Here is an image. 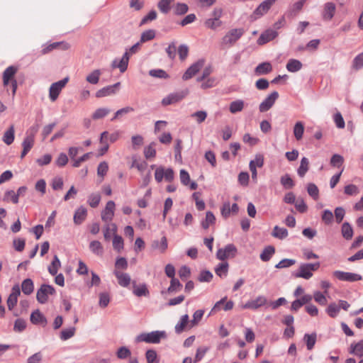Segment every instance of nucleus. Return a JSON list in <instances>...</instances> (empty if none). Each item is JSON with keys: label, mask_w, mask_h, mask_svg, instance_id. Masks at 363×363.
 <instances>
[{"label": "nucleus", "mask_w": 363, "mask_h": 363, "mask_svg": "<svg viewBox=\"0 0 363 363\" xmlns=\"http://www.w3.org/2000/svg\"><path fill=\"white\" fill-rule=\"evenodd\" d=\"M242 28H233L230 30L222 38L220 45L223 48H228L233 46L235 43L243 35Z\"/></svg>", "instance_id": "1"}, {"label": "nucleus", "mask_w": 363, "mask_h": 363, "mask_svg": "<svg viewBox=\"0 0 363 363\" xmlns=\"http://www.w3.org/2000/svg\"><path fill=\"white\" fill-rule=\"evenodd\" d=\"M223 14V10L220 8H215L211 16L204 21V26L206 28L211 30H216L223 25V22L220 21V18Z\"/></svg>", "instance_id": "2"}, {"label": "nucleus", "mask_w": 363, "mask_h": 363, "mask_svg": "<svg viewBox=\"0 0 363 363\" xmlns=\"http://www.w3.org/2000/svg\"><path fill=\"white\" fill-rule=\"evenodd\" d=\"M164 331H152L148 333H142L136 337L137 342H145L147 343L157 344L161 339L165 337Z\"/></svg>", "instance_id": "3"}, {"label": "nucleus", "mask_w": 363, "mask_h": 363, "mask_svg": "<svg viewBox=\"0 0 363 363\" xmlns=\"http://www.w3.org/2000/svg\"><path fill=\"white\" fill-rule=\"evenodd\" d=\"M55 292V289L52 286L43 284L37 291L36 299L40 303L44 304L48 302V296L53 295Z\"/></svg>", "instance_id": "4"}, {"label": "nucleus", "mask_w": 363, "mask_h": 363, "mask_svg": "<svg viewBox=\"0 0 363 363\" xmlns=\"http://www.w3.org/2000/svg\"><path fill=\"white\" fill-rule=\"evenodd\" d=\"M174 172L172 168L164 169L162 166L156 168L155 172V179L157 183H160L163 179L166 182H171L174 180Z\"/></svg>", "instance_id": "5"}, {"label": "nucleus", "mask_w": 363, "mask_h": 363, "mask_svg": "<svg viewBox=\"0 0 363 363\" xmlns=\"http://www.w3.org/2000/svg\"><path fill=\"white\" fill-rule=\"evenodd\" d=\"M69 81V77H66L64 79L52 83L49 89V97L52 101H56L60 94L62 89L66 86Z\"/></svg>", "instance_id": "6"}, {"label": "nucleus", "mask_w": 363, "mask_h": 363, "mask_svg": "<svg viewBox=\"0 0 363 363\" xmlns=\"http://www.w3.org/2000/svg\"><path fill=\"white\" fill-rule=\"evenodd\" d=\"M17 70L18 69L16 67L9 66L3 72V78L9 79L11 81L12 98L15 96L18 87L17 81L14 77Z\"/></svg>", "instance_id": "7"}, {"label": "nucleus", "mask_w": 363, "mask_h": 363, "mask_svg": "<svg viewBox=\"0 0 363 363\" xmlns=\"http://www.w3.org/2000/svg\"><path fill=\"white\" fill-rule=\"evenodd\" d=\"M237 253V248L233 244H228L223 248L218 250L216 257L219 260L225 261V259L234 257Z\"/></svg>", "instance_id": "8"}, {"label": "nucleus", "mask_w": 363, "mask_h": 363, "mask_svg": "<svg viewBox=\"0 0 363 363\" xmlns=\"http://www.w3.org/2000/svg\"><path fill=\"white\" fill-rule=\"evenodd\" d=\"M333 275L338 280L343 281L354 282L362 279V277L359 274L340 270L333 272Z\"/></svg>", "instance_id": "9"}, {"label": "nucleus", "mask_w": 363, "mask_h": 363, "mask_svg": "<svg viewBox=\"0 0 363 363\" xmlns=\"http://www.w3.org/2000/svg\"><path fill=\"white\" fill-rule=\"evenodd\" d=\"M277 0H265L262 1L253 11L252 18L257 19L266 14Z\"/></svg>", "instance_id": "10"}, {"label": "nucleus", "mask_w": 363, "mask_h": 363, "mask_svg": "<svg viewBox=\"0 0 363 363\" xmlns=\"http://www.w3.org/2000/svg\"><path fill=\"white\" fill-rule=\"evenodd\" d=\"M204 63L205 60L203 59H200L192 64L184 73L182 76L183 80H188L195 76L203 67Z\"/></svg>", "instance_id": "11"}, {"label": "nucleus", "mask_w": 363, "mask_h": 363, "mask_svg": "<svg viewBox=\"0 0 363 363\" xmlns=\"http://www.w3.org/2000/svg\"><path fill=\"white\" fill-rule=\"evenodd\" d=\"M279 98V93L276 91L272 92L268 95L265 99L259 104V110L261 113L269 111L275 104L277 99Z\"/></svg>", "instance_id": "12"}, {"label": "nucleus", "mask_w": 363, "mask_h": 363, "mask_svg": "<svg viewBox=\"0 0 363 363\" xmlns=\"http://www.w3.org/2000/svg\"><path fill=\"white\" fill-rule=\"evenodd\" d=\"M129 59V53L128 52L125 51L121 59L119 60L116 58L113 60L111 67L113 69L118 68L120 72L123 73L128 68Z\"/></svg>", "instance_id": "13"}, {"label": "nucleus", "mask_w": 363, "mask_h": 363, "mask_svg": "<svg viewBox=\"0 0 363 363\" xmlns=\"http://www.w3.org/2000/svg\"><path fill=\"white\" fill-rule=\"evenodd\" d=\"M21 294L20 287L18 284L14 285L7 299V306L9 311L13 310L18 302V297Z\"/></svg>", "instance_id": "14"}, {"label": "nucleus", "mask_w": 363, "mask_h": 363, "mask_svg": "<svg viewBox=\"0 0 363 363\" xmlns=\"http://www.w3.org/2000/svg\"><path fill=\"white\" fill-rule=\"evenodd\" d=\"M293 275L296 278H303L308 280L313 277V273L307 263H301L297 271L294 272Z\"/></svg>", "instance_id": "15"}, {"label": "nucleus", "mask_w": 363, "mask_h": 363, "mask_svg": "<svg viewBox=\"0 0 363 363\" xmlns=\"http://www.w3.org/2000/svg\"><path fill=\"white\" fill-rule=\"evenodd\" d=\"M115 203L109 201L106 203L105 209L101 212V219L104 222L111 221L114 216Z\"/></svg>", "instance_id": "16"}, {"label": "nucleus", "mask_w": 363, "mask_h": 363, "mask_svg": "<svg viewBox=\"0 0 363 363\" xmlns=\"http://www.w3.org/2000/svg\"><path fill=\"white\" fill-rule=\"evenodd\" d=\"M186 96V93L184 91L172 93L164 97L162 101L163 106H168L179 102Z\"/></svg>", "instance_id": "17"}, {"label": "nucleus", "mask_w": 363, "mask_h": 363, "mask_svg": "<svg viewBox=\"0 0 363 363\" xmlns=\"http://www.w3.org/2000/svg\"><path fill=\"white\" fill-rule=\"evenodd\" d=\"M336 6L333 2H327L323 6L322 18L325 21H330L335 16Z\"/></svg>", "instance_id": "18"}, {"label": "nucleus", "mask_w": 363, "mask_h": 363, "mask_svg": "<svg viewBox=\"0 0 363 363\" xmlns=\"http://www.w3.org/2000/svg\"><path fill=\"white\" fill-rule=\"evenodd\" d=\"M120 85L121 83L117 82L113 85L105 86L96 91V96L97 98H101L111 94H114L116 92V89L119 88Z\"/></svg>", "instance_id": "19"}, {"label": "nucleus", "mask_w": 363, "mask_h": 363, "mask_svg": "<svg viewBox=\"0 0 363 363\" xmlns=\"http://www.w3.org/2000/svg\"><path fill=\"white\" fill-rule=\"evenodd\" d=\"M61 49L63 50H68L69 48V45L65 42H55L50 43L48 45H45L41 50L42 55H45L51 52L55 49Z\"/></svg>", "instance_id": "20"}, {"label": "nucleus", "mask_w": 363, "mask_h": 363, "mask_svg": "<svg viewBox=\"0 0 363 363\" xmlns=\"http://www.w3.org/2000/svg\"><path fill=\"white\" fill-rule=\"evenodd\" d=\"M278 35L277 31L269 29L262 33L257 39L258 45H264L272 40H274Z\"/></svg>", "instance_id": "21"}, {"label": "nucleus", "mask_w": 363, "mask_h": 363, "mask_svg": "<svg viewBox=\"0 0 363 363\" xmlns=\"http://www.w3.org/2000/svg\"><path fill=\"white\" fill-rule=\"evenodd\" d=\"M179 178L181 183L184 186H189L191 190H196L197 189L198 184L195 182H191L189 174L185 169H182L180 170Z\"/></svg>", "instance_id": "22"}, {"label": "nucleus", "mask_w": 363, "mask_h": 363, "mask_svg": "<svg viewBox=\"0 0 363 363\" xmlns=\"http://www.w3.org/2000/svg\"><path fill=\"white\" fill-rule=\"evenodd\" d=\"M267 300L265 296H259L255 299L247 301L245 304L244 308L256 310L258 308L265 305L267 303Z\"/></svg>", "instance_id": "23"}, {"label": "nucleus", "mask_w": 363, "mask_h": 363, "mask_svg": "<svg viewBox=\"0 0 363 363\" xmlns=\"http://www.w3.org/2000/svg\"><path fill=\"white\" fill-rule=\"evenodd\" d=\"M30 319V322L34 325H40L44 327L48 323L45 315L38 309L32 312Z\"/></svg>", "instance_id": "24"}, {"label": "nucleus", "mask_w": 363, "mask_h": 363, "mask_svg": "<svg viewBox=\"0 0 363 363\" xmlns=\"http://www.w3.org/2000/svg\"><path fill=\"white\" fill-rule=\"evenodd\" d=\"M118 279V284L123 287H128L131 281L130 276L128 273L121 272L117 269L113 272Z\"/></svg>", "instance_id": "25"}, {"label": "nucleus", "mask_w": 363, "mask_h": 363, "mask_svg": "<svg viewBox=\"0 0 363 363\" xmlns=\"http://www.w3.org/2000/svg\"><path fill=\"white\" fill-rule=\"evenodd\" d=\"M272 65L269 62H264L259 64L255 68V74L257 76L266 75L272 71Z\"/></svg>", "instance_id": "26"}, {"label": "nucleus", "mask_w": 363, "mask_h": 363, "mask_svg": "<svg viewBox=\"0 0 363 363\" xmlns=\"http://www.w3.org/2000/svg\"><path fill=\"white\" fill-rule=\"evenodd\" d=\"M133 293L138 297L147 296L150 292L145 284L137 285L135 281H133Z\"/></svg>", "instance_id": "27"}, {"label": "nucleus", "mask_w": 363, "mask_h": 363, "mask_svg": "<svg viewBox=\"0 0 363 363\" xmlns=\"http://www.w3.org/2000/svg\"><path fill=\"white\" fill-rule=\"evenodd\" d=\"M87 211L84 206L78 208L74 215V222L76 225H80L85 220Z\"/></svg>", "instance_id": "28"}, {"label": "nucleus", "mask_w": 363, "mask_h": 363, "mask_svg": "<svg viewBox=\"0 0 363 363\" xmlns=\"http://www.w3.org/2000/svg\"><path fill=\"white\" fill-rule=\"evenodd\" d=\"M349 352L357 357H363V340L350 345Z\"/></svg>", "instance_id": "29"}, {"label": "nucleus", "mask_w": 363, "mask_h": 363, "mask_svg": "<svg viewBox=\"0 0 363 363\" xmlns=\"http://www.w3.org/2000/svg\"><path fill=\"white\" fill-rule=\"evenodd\" d=\"M316 340L317 334L315 333L311 334L306 333L303 336V341L306 345L308 350H311L314 347Z\"/></svg>", "instance_id": "30"}, {"label": "nucleus", "mask_w": 363, "mask_h": 363, "mask_svg": "<svg viewBox=\"0 0 363 363\" xmlns=\"http://www.w3.org/2000/svg\"><path fill=\"white\" fill-rule=\"evenodd\" d=\"M275 253V248L272 245H268L264 248L260 254V259L263 262H268L270 260L273 255Z\"/></svg>", "instance_id": "31"}, {"label": "nucleus", "mask_w": 363, "mask_h": 363, "mask_svg": "<svg viewBox=\"0 0 363 363\" xmlns=\"http://www.w3.org/2000/svg\"><path fill=\"white\" fill-rule=\"evenodd\" d=\"M168 247L167 240L165 236L161 238V240H153L152 242V247L155 250H160L161 252H164Z\"/></svg>", "instance_id": "32"}, {"label": "nucleus", "mask_w": 363, "mask_h": 363, "mask_svg": "<svg viewBox=\"0 0 363 363\" xmlns=\"http://www.w3.org/2000/svg\"><path fill=\"white\" fill-rule=\"evenodd\" d=\"M21 289L25 295L31 294L34 290V284L32 279L29 278L24 279L21 284Z\"/></svg>", "instance_id": "33"}, {"label": "nucleus", "mask_w": 363, "mask_h": 363, "mask_svg": "<svg viewBox=\"0 0 363 363\" xmlns=\"http://www.w3.org/2000/svg\"><path fill=\"white\" fill-rule=\"evenodd\" d=\"M111 112V109L106 107L99 108L92 113L93 120H99L105 118Z\"/></svg>", "instance_id": "34"}, {"label": "nucleus", "mask_w": 363, "mask_h": 363, "mask_svg": "<svg viewBox=\"0 0 363 363\" xmlns=\"http://www.w3.org/2000/svg\"><path fill=\"white\" fill-rule=\"evenodd\" d=\"M302 63L295 59H290L286 64V69L290 72H296L302 68Z\"/></svg>", "instance_id": "35"}, {"label": "nucleus", "mask_w": 363, "mask_h": 363, "mask_svg": "<svg viewBox=\"0 0 363 363\" xmlns=\"http://www.w3.org/2000/svg\"><path fill=\"white\" fill-rule=\"evenodd\" d=\"M15 130L14 126L11 125L9 128L4 133L3 135V141L7 145L13 143L14 140Z\"/></svg>", "instance_id": "36"}, {"label": "nucleus", "mask_w": 363, "mask_h": 363, "mask_svg": "<svg viewBox=\"0 0 363 363\" xmlns=\"http://www.w3.org/2000/svg\"><path fill=\"white\" fill-rule=\"evenodd\" d=\"M289 235L287 229L284 228H280L278 225L274 227L272 235L276 238L283 240L286 238Z\"/></svg>", "instance_id": "37"}, {"label": "nucleus", "mask_w": 363, "mask_h": 363, "mask_svg": "<svg viewBox=\"0 0 363 363\" xmlns=\"http://www.w3.org/2000/svg\"><path fill=\"white\" fill-rule=\"evenodd\" d=\"M309 169V161L306 157H303L301 164L297 169V173L300 177H303Z\"/></svg>", "instance_id": "38"}, {"label": "nucleus", "mask_w": 363, "mask_h": 363, "mask_svg": "<svg viewBox=\"0 0 363 363\" xmlns=\"http://www.w3.org/2000/svg\"><path fill=\"white\" fill-rule=\"evenodd\" d=\"M245 103L241 99H238L235 101H232L230 104L229 110L231 113H236L238 112H240L242 111L244 108Z\"/></svg>", "instance_id": "39"}, {"label": "nucleus", "mask_w": 363, "mask_h": 363, "mask_svg": "<svg viewBox=\"0 0 363 363\" xmlns=\"http://www.w3.org/2000/svg\"><path fill=\"white\" fill-rule=\"evenodd\" d=\"M216 274L220 277H225L228 272V263L223 262L219 263L215 268Z\"/></svg>", "instance_id": "40"}, {"label": "nucleus", "mask_w": 363, "mask_h": 363, "mask_svg": "<svg viewBox=\"0 0 363 363\" xmlns=\"http://www.w3.org/2000/svg\"><path fill=\"white\" fill-rule=\"evenodd\" d=\"M341 232L345 239L347 240L352 239L353 236V229L349 223L345 222L342 224Z\"/></svg>", "instance_id": "41"}, {"label": "nucleus", "mask_w": 363, "mask_h": 363, "mask_svg": "<svg viewBox=\"0 0 363 363\" xmlns=\"http://www.w3.org/2000/svg\"><path fill=\"white\" fill-rule=\"evenodd\" d=\"M101 74V72L100 69H94L86 76V80L91 84H96L99 81Z\"/></svg>", "instance_id": "42"}, {"label": "nucleus", "mask_w": 363, "mask_h": 363, "mask_svg": "<svg viewBox=\"0 0 363 363\" xmlns=\"http://www.w3.org/2000/svg\"><path fill=\"white\" fill-rule=\"evenodd\" d=\"M117 230V226L114 223L107 224L104 228V237L106 240H109L111 237V233L115 235Z\"/></svg>", "instance_id": "43"}, {"label": "nucleus", "mask_w": 363, "mask_h": 363, "mask_svg": "<svg viewBox=\"0 0 363 363\" xmlns=\"http://www.w3.org/2000/svg\"><path fill=\"white\" fill-rule=\"evenodd\" d=\"M90 250L96 255H102L104 253L103 247L99 241L94 240L89 244Z\"/></svg>", "instance_id": "44"}, {"label": "nucleus", "mask_w": 363, "mask_h": 363, "mask_svg": "<svg viewBox=\"0 0 363 363\" xmlns=\"http://www.w3.org/2000/svg\"><path fill=\"white\" fill-rule=\"evenodd\" d=\"M304 132V125L301 121L296 123L294 127V135L297 140L302 138Z\"/></svg>", "instance_id": "45"}, {"label": "nucleus", "mask_w": 363, "mask_h": 363, "mask_svg": "<svg viewBox=\"0 0 363 363\" xmlns=\"http://www.w3.org/2000/svg\"><path fill=\"white\" fill-rule=\"evenodd\" d=\"M189 323V315L185 314L181 317L180 321L175 325V332L180 334Z\"/></svg>", "instance_id": "46"}, {"label": "nucleus", "mask_w": 363, "mask_h": 363, "mask_svg": "<svg viewBox=\"0 0 363 363\" xmlns=\"http://www.w3.org/2000/svg\"><path fill=\"white\" fill-rule=\"evenodd\" d=\"M60 261L57 255H55L51 264L48 267V272L52 276L57 274L59 267H60Z\"/></svg>", "instance_id": "47"}, {"label": "nucleus", "mask_w": 363, "mask_h": 363, "mask_svg": "<svg viewBox=\"0 0 363 363\" xmlns=\"http://www.w3.org/2000/svg\"><path fill=\"white\" fill-rule=\"evenodd\" d=\"M182 288V284L177 279L174 278L171 279L170 285L167 289V292L169 294L177 293L181 291Z\"/></svg>", "instance_id": "48"}, {"label": "nucleus", "mask_w": 363, "mask_h": 363, "mask_svg": "<svg viewBox=\"0 0 363 363\" xmlns=\"http://www.w3.org/2000/svg\"><path fill=\"white\" fill-rule=\"evenodd\" d=\"M216 221V217L211 211H207L206 218L201 222V226L204 229H207Z\"/></svg>", "instance_id": "49"}, {"label": "nucleus", "mask_w": 363, "mask_h": 363, "mask_svg": "<svg viewBox=\"0 0 363 363\" xmlns=\"http://www.w3.org/2000/svg\"><path fill=\"white\" fill-rule=\"evenodd\" d=\"M174 1V0H160L157 4V7L162 13L166 14L170 11V4Z\"/></svg>", "instance_id": "50"}, {"label": "nucleus", "mask_w": 363, "mask_h": 363, "mask_svg": "<svg viewBox=\"0 0 363 363\" xmlns=\"http://www.w3.org/2000/svg\"><path fill=\"white\" fill-rule=\"evenodd\" d=\"M155 37V30L152 29H149L142 33L140 41L141 43H143L154 39Z\"/></svg>", "instance_id": "51"}, {"label": "nucleus", "mask_w": 363, "mask_h": 363, "mask_svg": "<svg viewBox=\"0 0 363 363\" xmlns=\"http://www.w3.org/2000/svg\"><path fill=\"white\" fill-rule=\"evenodd\" d=\"M281 185L286 189H291L294 186V182L289 174H286L280 179Z\"/></svg>", "instance_id": "52"}, {"label": "nucleus", "mask_w": 363, "mask_h": 363, "mask_svg": "<svg viewBox=\"0 0 363 363\" xmlns=\"http://www.w3.org/2000/svg\"><path fill=\"white\" fill-rule=\"evenodd\" d=\"M100 201V194L98 193H93L89 195L87 202L91 207L96 208L99 206Z\"/></svg>", "instance_id": "53"}, {"label": "nucleus", "mask_w": 363, "mask_h": 363, "mask_svg": "<svg viewBox=\"0 0 363 363\" xmlns=\"http://www.w3.org/2000/svg\"><path fill=\"white\" fill-rule=\"evenodd\" d=\"M149 74L155 78L167 79L169 78L168 74L163 69H155L149 71Z\"/></svg>", "instance_id": "54"}, {"label": "nucleus", "mask_w": 363, "mask_h": 363, "mask_svg": "<svg viewBox=\"0 0 363 363\" xmlns=\"http://www.w3.org/2000/svg\"><path fill=\"white\" fill-rule=\"evenodd\" d=\"M155 143H150L144 148V155L146 159L155 157L156 156V150L155 149Z\"/></svg>", "instance_id": "55"}, {"label": "nucleus", "mask_w": 363, "mask_h": 363, "mask_svg": "<svg viewBox=\"0 0 363 363\" xmlns=\"http://www.w3.org/2000/svg\"><path fill=\"white\" fill-rule=\"evenodd\" d=\"M330 164L335 167H340L344 162V157L339 154H334L330 159Z\"/></svg>", "instance_id": "56"}, {"label": "nucleus", "mask_w": 363, "mask_h": 363, "mask_svg": "<svg viewBox=\"0 0 363 363\" xmlns=\"http://www.w3.org/2000/svg\"><path fill=\"white\" fill-rule=\"evenodd\" d=\"M333 218L334 216L331 211L325 209L323 211L321 219L325 225L331 224L333 223Z\"/></svg>", "instance_id": "57"}, {"label": "nucleus", "mask_w": 363, "mask_h": 363, "mask_svg": "<svg viewBox=\"0 0 363 363\" xmlns=\"http://www.w3.org/2000/svg\"><path fill=\"white\" fill-rule=\"evenodd\" d=\"M340 310V307H338L335 303H332L328 306L326 312L330 317L335 318L337 315Z\"/></svg>", "instance_id": "58"}, {"label": "nucleus", "mask_w": 363, "mask_h": 363, "mask_svg": "<svg viewBox=\"0 0 363 363\" xmlns=\"http://www.w3.org/2000/svg\"><path fill=\"white\" fill-rule=\"evenodd\" d=\"M113 247L114 250L120 252L123 248V240L121 236L114 235L113 239Z\"/></svg>", "instance_id": "59"}, {"label": "nucleus", "mask_w": 363, "mask_h": 363, "mask_svg": "<svg viewBox=\"0 0 363 363\" xmlns=\"http://www.w3.org/2000/svg\"><path fill=\"white\" fill-rule=\"evenodd\" d=\"M308 194L315 200L318 199L319 190L317 186L313 183L308 184L307 186Z\"/></svg>", "instance_id": "60"}, {"label": "nucleus", "mask_w": 363, "mask_h": 363, "mask_svg": "<svg viewBox=\"0 0 363 363\" xmlns=\"http://www.w3.org/2000/svg\"><path fill=\"white\" fill-rule=\"evenodd\" d=\"M75 328H69L64 329L60 333V339L62 340H67L74 335Z\"/></svg>", "instance_id": "61"}, {"label": "nucleus", "mask_w": 363, "mask_h": 363, "mask_svg": "<svg viewBox=\"0 0 363 363\" xmlns=\"http://www.w3.org/2000/svg\"><path fill=\"white\" fill-rule=\"evenodd\" d=\"M26 328V322L23 318H18L15 320L13 330L18 333L23 331Z\"/></svg>", "instance_id": "62"}, {"label": "nucleus", "mask_w": 363, "mask_h": 363, "mask_svg": "<svg viewBox=\"0 0 363 363\" xmlns=\"http://www.w3.org/2000/svg\"><path fill=\"white\" fill-rule=\"evenodd\" d=\"M352 67L359 70L363 67V52L357 55L353 60Z\"/></svg>", "instance_id": "63"}, {"label": "nucleus", "mask_w": 363, "mask_h": 363, "mask_svg": "<svg viewBox=\"0 0 363 363\" xmlns=\"http://www.w3.org/2000/svg\"><path fill=\"white\" fill-rule=\"evenodd\" d=\"M145 357L147 363H158L157 360V354L155 350H148L146 352Z\"/></svg>", "instance_id": "64"}]
</instances>
